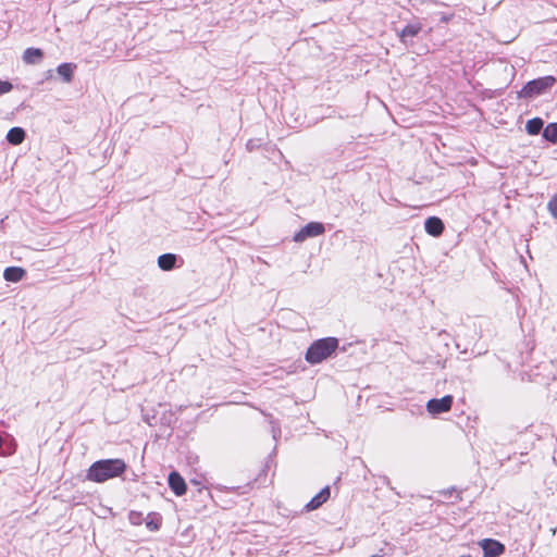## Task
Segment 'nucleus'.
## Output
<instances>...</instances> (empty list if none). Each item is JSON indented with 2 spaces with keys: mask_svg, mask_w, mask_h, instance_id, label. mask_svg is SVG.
Returning a JSON list of instances; mask_svg holds the SVG:
<instances>
[{
  "mask_svg": "<svg viewBox=\"0 0 557 557\" xmlns=\"http://www.w3.org/2000/svg\"><path fill=\"white\" fill-rule=\"evenodd\" d=\"M127 469L123 459H101L95 461L86 472V480L103 483L108 480L121 476Z\"/></svg>",
  "mask_w": 557,
  "mask_h": 557,
  "instance_id": "nucleus-1",
  "label": "nucleus"
},
{
  "mask_svg": "<svg viewBox=\"0 0 557 557\" xmlns=\"http://www.w3.org/2000/svg\"><path fill=\"white\" fill-rule=\"evenodd\" d=\"M338 347V339L325 337L314 341L307 349L305 359L310 364L321 363L332 356Z\"/></svg>",
  "mask_w": 557,
  "mask_h": 557,
  "instance_id": "nucleus-2",
  "label": "nucleus"
},
{
  "mask_svg": "<svg viewBox=\"0 0 557 557\" xmlns=\"http://www.w3.org/2000/svg\"><path fill=\"white\" fill-rule=\"evenodd\" d=\"M556 83V78L554 76H544L536 79H533L524 85V87L520 91V97L523 98H534L544 94L546 90L552 88Z\"/></svg>",
  "mask_w": 557,
  "mask_h": 557,
  "instance_id": "nucleus-3",
  "label": "nucleus"
},
{
  "mask_svg": "<svg viewBox=\"0 0 557 557\" xmlns=\"http://www.w3.org/2000/svg\"><path fill=\"white\" fill-rule=\"evenodd\" d=\"M325 232V227L321 222H310L295 233L293 240L296 243H302L307 238L318 237Z\"/></svg>",
  "mask_w": 557,
  "mask_h": 557,
  "instance_id": "nucleus-4",
  "label": "nucleus"
},
{
  "mask_svg": "<svg viewBox=\"0 0 557 557\" xmlns=\"http://www.w3.org/2000/svg\"><path fill=\"white\" fill-rule=\"evenodd\" d=\"M454 403V397L451 395H446L440 399L433 398L426 403V410L432 416H437L440 413L447 412L451 409Z\"/></svg>",
  "mask_w": 557,
  "mask_h": 557,
  "instance_id": "nucleus-5",
  "label": "nucleus"
},
{
  "mask_svg": "<svg viewBox=\"0 0 557 557\" xmlns=\"http://www.w3.org/2000/svg\"><path fill=\"white\" fill-rule=\"evenodd\" d=\"M484 552V557H498L505 552V546L500 542L492 539H484L480 542Z\"/></svg>",
  "mask_w": 557,
  "mask_h": 557,
  "instance_id": "nucleus-6",
  "label": "nucleus"
},
{
  "mask_svg": "<svg viewBox=\"0 0 557 557\" xmlns=\"http://www.w3.org/2000/svg\"><path fill=\"white\" fill-rule=\"evenodd\" d=\"M422 29V24L418 21L411 22L407 24L400 32H398V37L400 41L405 45L409 44V40L416 37Z\"/></svg>",
  "mask_w": 557,
  "mask_h": 557,
  "instance_id": "nucleus-7",
  "label": "nucleus"
},
{
  "mask_svg": "<svg viewBox=\"0 0 557 557\" xmlns=\"http://www.w3.org/2000/svg\"><path fill=\"white\" fill-rule=\"evenodd\" d=\"M169 486L176 496H182L186 493L187 486L184 478L176 471L169 474Z\"/></svg>",
  "mask_w": 557,
  "mask_h": 557,
  "instance_id": "nucleus-8",
  "label": "nucleus"
},
{
  "mask_svg": "<svg viewBox=\"0 0 557 557\" xmlns=\"http://www.w3.org/2000/svg\"><path fill=\"white\" fill-rule=\"evenodd\" d=\"M331 495V490L329 486L323 487L314 497L311 498L309 503L306 504V511H312L321 507L324 503L327 502Z\"/></svg>",
  "mask_w": 557,
  "mask_h": 557,
  "instance_id": "nucleus-9",
  "label": "nucleus"
},
{
  "mask_svg": "<svg viewBox=\"0 0 557 557\" xmlns=\"http://www.w3.org/2000/svg\"><path fill=\"white\" fill-rule=\"evenodd\" d=\"M425 232L432 236H440L444 231V224L441 219L430 216L424 222Z\"/></svg>",
  "mask_w": 557,
  "mask_h": 557,
  "instance_id": "nucleus-10",
  "label": "nucleus"
},
{
  "mask_svg": "<svg viewBox=\"0 0 557 557\" xmlns=\"http://www.w3.org/2000/svg\"><path fill=\"white\" fill-rule=\"evenodd\" d=\"M25 273H26L25 270L22 268L9 267L4 270L3 277L8 282L16 283V282H20L24 277Z\"/></svg>",
  "mask_w": 557,
  "mask_h": 557,
  "instance_id": "nucleus-11",
  "label": "nucleus"
},
{
  "mask_svg": "<svg viewBox=\"0 0 557 557\" xmlns=\"http://www.w3.org/2000/svg\"><path fill=\"white\" fill-rule=\"evenodd\" d=\"M25 136V131L22 127H12L7 134V140L11 145L16 146L24 141Z\"/></svg>",
  "mask_w": 557,
  "mask_h": 557,
  "instance_id": "nucleus-12",
  "label": "nucleus"
},
{
  "mask_svg": "<svg viewBox=\"0 0 557 557\" xmlns=\"http://www.w3.org/2000/svg\"><path fill=\"white\" fill-rule=\"evenodd\" d=\"M42 51L38 48H27L23 53V61L26 64H36L42 59Z\"/></svg>",
  "mask_w": 557,
  "mask_h": 557,
  "instance_id": "nucleus-13",
  "label": "nucleus"
},
{
  "mask_svg": "<svg viewBox=\"0 0 557 557\" xmlns=\"http://www.w3.org/2000/svg\"><path fill=\"white\" fill-rule=\"evenodd\" d=\"M75 70H76V64H74V63H62L57 67L58 74L66 83H70L73 79Z\"/></svg>",
  "mask_w": 557,
  "mask_h": 557,
  "instance_id": "nucleus-14",
  "label": "nucleus"
},
{
  "mask_svg": "<svg viewBox=\"0 0 557 557\" xmlns=\"http://www.w3.org/2000/svg\"><path fill=\"white\" fill-rule=\"evenodd\" d=\"M176 263V256L173 253H164L158 258V265L163 271H170L174 269Z\"/></svg>",
  "mask_w": 557,
  "mask_h": 557,
  "instance_id": "nucleus-15",
  "label": "nucleus"
},
{
  "mask_svg": "<svg viewBox=\"0 0 557 557\" xmlns=\"http://www.w3.org/2000/svg\"><path fill=\"white\" fill-rule=\"evenodd\" d=\"M544 122L541 117H533L525 124V131L529 135H537L542 131Z\"/></svg>",
  "mask_w": 557,
  "mask_h": 557,
  "instance_id": "nucleus-16",
  "label": "nucleus"
},
{
  "mask_svg": "<svg viewBox=\"0 0 557 557\" xmlns=\"http://www.w3.org/2000/svg\"><path fill=\"white\" fill-rule=\"evenodd\" d=\"M162 524V517L157 512H150L146 519V527L150 531H158Z\"/></svg>",
  "mask_w": 557,
  "mask_h": 557,
  "instance_id": "nucleus-17",
  "label": "nucleus"
},
{
  "mask_svg": "<svg viewBox=\"0 0 557 557\" xmlns=\"http://www.w3.org/2000/svg\"><path fill=\"white\" fill-rule=\"evenodd\" d=\"M543 137L550 143H557V123H549L543 131Z\"/></svg>",
  "mask_w": 557,
  "mask_h": 557,
  "instance_id": "nucleus-18",
  "label": "nucleus"
},
{
  "mask_svg": "<svg viewBox=\"0 0 557 557\" xmlns=\"http://www.w3.org/2000/svg\"><path fill=\"white\" fill-rule=\"evenodd\" d=\"M128 520L133 525H140L144 522V517L141 512L132 510L128 513Z\"/></svg>",
  "mask_w": 557,
  "mask_h": 557,
  "instance_id": "nucleus-19",
  "label": "nucleus"
},
{
  "mask_svg": "<svg viewBox=\"0 0 557 557\" xmlns=\"http://www.w3.org/2000/svg\"><path fill=\"white\" fill-rule=\"evenodd\" d=\"M549 213L557 219V195L553 196L547 203Z\"/></svg>",
  "mask_w": 557,
  "mask_h": 557,
  "instance_id": "nucleus-20",
  "label": "nucleus"
},
{
  "mask_svg": "<svg viewBox=\"0 0 557 557\" xmlns=\"http://www.w3.org/2000/svg\"><path fill=\"white\" fill-rule=\"evenodd\" d=\"M13 89V85L8 81L0 79V96L10 92Z\"/></svg>",
  "mask_w": 557,
  "mask_h": 557,
  "instance_id": "nucleus-21",
  "label": "nucleus"
},
{
  "mask_svg": "<svg viewBox=\"0 0 557 557\" xmlns=\"http://www.w3.org/2000/svg\"><path fill=\"white\" fill-rule=\"evenodd\" d=\"M272 433H273V437H274V438H276V435H277V434L280 435V433H281V431H280L278 426L273 425V426H272Z\"/></svg>",
  "mask_w": 557,
  "mask_h": 557,
  "instance_id": "nucleus-22",
  "label": "nucleus"
},
{
  "mask_svg": "<svg viewBox=\"0 0 557 557\" xmlns=\"http://www.w3.org/2000/svg\"><path fill=\"white\" fill-rule=\"evenodd\" d=\"M459 557H472V556L468 554V555H461Z\"/></svg>",
  "mask_w": 557,
  "mask_h": 557,
  "instance_id": "nucleus-23",
  "label": "nucleus"
},
{
  "mask_svg": "<svg viewBox=\"0 0 557 557\" xmlns=\"http://www.w3.org/2000/svg\"><path fill=\"white\" fill-rule=\"evenodd\" d=\"M371 557H383L382 555H372Z\"/></svg>",
  "mask_w": 557,
  "mask_h": 557,
  "instance_id": "nucleus-24",
  "label": "nucleus"
}]
</instances>
